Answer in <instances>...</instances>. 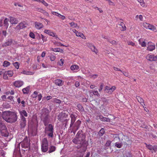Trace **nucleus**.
Listing matches in <instances>:
<instances>
[{
    "instance_id": "39448f33",
    "label": "nucleus",
    "mask_w": 157,
    "mask_h": 157,
    "mask_svg": "<svg viewBox=\"0 0 157 157\" xmlns=\"http://www.w3.org/2000/svg\"><path fill=\"white\" fill-rule=\"evenodd\" d=\"M22 147L26 148H28L29 144L28 141V138L27 137L25 138L23 141L20 143Z\"/></svg>"
},
{
    "instance_id": "f257e3e1",
    "label": "nucleus",
    "mask_w": 157,
    "mask_h": 157,
    "mask_svg": "<svg viewBox=\"0 0 157 157\" xmlns=\"http://www.w3.org/2000/svg\"><path fill=\"white\" fill-rule=\"evenodd\" d=\"M86 135L81 130H79L72 140L73 142L75 144H79V147L81 148V152H85L87 149L88 142L85 140Z\"/></svg>"
},
{
    "instance_id": "58836bf2",
    "label": "nucleus",
    "mask_w": 157,
    "mask_h": 157,
    "mask_svg": "<svg viewBox=\"0 0 157 157\" xmlns=\"http://www.w3.org/2000/svg\"><path fill=\"white\" fill-rule=\"evenodd\" d=\"M69 24L70 25L71 27H72L73 28H76L78 25L77 23H75L73 22H71L69 23Z\"/></svg>"
},
{
    "instance_id": "6ab92c4d",
    "label": "nucleus",
    "mask_w": 157,
    "mask_h": 157,
    "mask_svg": "<svg viewBox=\"0 0 157 157\" xmlns=\"http://www.w3.org/2000/svg\"><path fill=\"white\" fill-rule=\"evenodd\" d=\"M10 22L12 24H16L18 23V20L13 17H10Z\"/></svg>"
},
{
    "instance_id": "1a4fd4ad",
    "label": "nucleus",
    "mask_w": 157,
    "mask_h": 157,
    "mask_svg": "<svg viewBox=\"0 0 157 157\" xmlns=\"http://www.w3.org/2000/svg\"><path fill=\"white\" fill-rule=\"evenodd\" d=\"M26 118L24 116L21 117V119L19 122V125L21 128H24L26 125Z\"/></svg>"
},
{
    "instance_id": "37998d69",
    "label": "nucleus",
    "mask_w": 157,
    "mask_h": 157,
    "mask_svg": "<svg viewBox=\"0 0 157 157\" xmlns=\"http://www.w3.org/2000/svg\"><path fill=\"white\" fill-rule=\"evenodd\" d=\"M6 73L10 77H12L13 74V71H5Z\"/></svg>"
},
{
    "instance_id": "bb28decb",
    "label": "nucleus",
    "mask_w": 157,
    "mask_h": 157,
    "mask_svg": "<svg viewBox=\"0 0 157 157\" xmlns=\"http://www.w3.org/2000/svg\"><path fill=\"white\" fill-rule=\"evenodd\" d=\"M12 44V41L11 40H8L2 44L3 47H7L10 45Z\"/></svg>"
},
{
    "instance_id": "4c0bfd02",
    "label": "nucleus",
    "mask_w": 157,
    "mask_h": 157,
    "mask_svg": "<svg viewBox=\"0 0 157 157\" xmlns=\"http://www.w3.org/2000/svg\"><path fill=\"white\" fill-rule=\"evenodd\" d=\"M56 147L54 146H51V147L49 148V150L48 151L49 153H51L54 151L56 150Z\"/></svg>"
},
{
    "instance_id": "8fccbe9b",
    "label": "nucleus",
    "mask_w": 157,
    "mask_h": 157,
    "mask_svg": "<svg viewBox=\"0 0 157 157\" xmlns=\"http://www.w3.org/2000/svg\"><path fill=\"white\" fill-rule=\"evenodd\" d=\"M49 58L50 60L52 61H54L56 59V57L54 55H51L49 56Z\"/></svg>"
},
{
    "instance_id": "f8f14e48",
    "label": "nucleus",
    "mask_w": 157,
    "mask_h": 157,
    "mask_svg": "<svg viewBox=\"0 0 157 157\" xmlns=\"http://www.w3.org/2000/svg\"><path fill=\"white\" fill-rule=\"evenodd\" d=\"M49 111L47 108H43L41 110V117L49 116Z\"/></svg>"
},
{
    "instance_id": "864d4df0",
    "label": "nucleus",
    "mask_w": 157,
    "mask_h": 157,
    "mask_svg": "<svg viewBox=\"0 0 157 157\" xmlns=\"http://www.w3.org/2000/svg\"><path fill=\"white\" fill-rule=\"evenodd\" d=\"M54 50H53V51L56 52H62L63 51V50H60L59 48H54Z\"/></svg>"
},
{
    "instance_id": "a18cd8bd",
    "label": "nucleus",
    "mask_w": 157,
    "mask_h": 157,
    "mask_svg": "<svg viewBox=\"0 0 157 157\" xmlns=\"http://www.w3.org/2000/svg\"><path fill=\"white\" fill-rule=\"evenodd\" d=\"M92 91L93 94L94 95H96L98 97H99L100 96V95L98 91L92 90Z\"/></svg>"
},
{
    "instance_id": "4be33fe9",
    "label": "nucleus",
    "mask_w": 157,
    "mask_h": 157,
    "mask_svg": "<svg viewBox=\"0 0 157 157\" xmlns=\"http://www.w3.org/2000/svg\"><path fill=\"white\" fill-rule=\"evenodd\" d=\"M64 83V82L60 79H57L55 80V84L59 86H62Z\"/></svg>"
},
{
    "instance_id": "a211bd4d",
    "label": "nucleus",
    "mask_w": 157,
    "mask_h": 157,
    "mask_svg": "<svg viewBox=\"0 0 157 157\" xmlns=\"http://www.w3.org/2000/svg\"><path fill=\"white\" fill-rule=\"evenodd\" d=\"M26 27L25 24L23 22L20 23L16 27V29L18 30H20Z\"/></svg>"
},
{
    "instance_id": "473e14b6",
    "label": "nucleus",
    "mask_w": 157,
    "mask_h": 157,
    "mask_svg": "<svg viewBox=\"0 0 157 157\" xmlns=\"http://www.w3.org/2000/svg\"><path fill=\"white\" fill-rule=\"evenodd\" d=\"M37 130L35 128H33L31 131V133L33 136H36L37 134Z\"/></svg>"
},
{
    "instance_id": "0e129e2a",
    "label": "nucleus",
    "mask_w": 157,
    "mask_h": 157,
    "mask_svg": "<svg viewBox=\"0 0 157 157\" xmlns=\"http://www.w3.org/2000/svg\"><path fill=\"white\" fill-rule=\"evenodd\" d=\"M55 44H56L58 46H65V45H64L63 44H61L60 42H56V43H55Z\"/></svg>"
},
{
    "instance_id": "5701e85b",
    "label": "nucleus",
    "mask_w": 157,
    "mask_h": 157,
    "mask_svg": "<svg viewBox=\"0 0 157 157\" xmlns=\"http://www.w3.org/2000/svg\"><path fill=\"white\" fill-rule=\"evenodd\" d=\"M53 130V127L52 124L47 125L45 128V131H51Z\"/></svg>"
},
{
    "instance_id": "dca6fc26",
    "label": "nucleus",
    "mask_w": 157,
    "mask_h": 157,
    "mask_svg": "<svg viewBox=\"0 0 157 157\" xmlns=\"http://www.w3.org/2000/svg\"><path fill=\"white\" fill-rule=\"evenodd\" d=\"M124 139L126 140L127 141V142L123 141L124 144L128 145L129 144H131L132 143V140L131 139H129L128 137L127 136H124Z\"/></svg>"
},
{
    "instance_id": "0eeeda50",
    "label": "nucleus",
    "mask_w": 157,
    "mask_h": 157,
    "mask_svg": "<svg viewBox=\"0 0 157 157\" xmlns=\"http://www.w3.org/2000/svg\"><path fill=\"white\" fill-rule=\"evenodd\" d=\"M155 44L151 42H149L147 44V50L152 51L155 49Z\"/></svg>"
},
{
    "instance_id": "09e8293b",
    "label": "nucleus",
    "mask_w": 157,
    "mask_h": 157,
    "mask_svg": "<svg viewBox=\"0 0 157 157\" xmlns=\"http://www.w3.org/2000/svg\"><path fill=\"white\" fill-rule=\"evenodd\" d=\"M128 45H131L132 46H135V43L132 41H129L127 42Z\"/></svg>"
},
{
    "instance_id": "6e6552de",
    "label": "nucleus",
    "mask_w": 157,
    "mask_h": 157,
    "mask_svg": "<svg viewBox=\"0 0 157 157\" xmlns=\"http://www.w3.org/2000/svg\"><path fill=\"white\" fill-rule=\"evenodd\" d=\"M116 88L115 86H113L111 88L108 86H105V91L109 94H111L116 89Z\"/></svg>"
},
{
    "instance_id": "5fc2aeb1",
    "label": "nucleus",
    "mask_w": 157,
    "mask_h": 157,
    "mask_svg": "<svg viewBox=\"0 0 157 157\" xmlns=\"http://www.w3.org/2000/svg\"><path fill=\"white\" fill-rule=\"evenodd\" d=\"M105 132L104 129L103 128H101L99 131V134L101 136H102Z\"/></svg>"
},
{
    "instance_id": "4d7b16f0",
    "label": "nucleus",
    "mask_w": 157,
    "mask_h": 157,
    "mask_svg": "<svg viewBox=\"0 0 157 157\" xmlns=\"http://www.w3.org/2000/svg\"><path fill=\"white\" fill-rule=\"evenodd\" d=\"M3 79L5 80H8V77L7 76V75L5 72L3 75Z\"/></svg>"
},
{
    "instance_id": "ea45409f",
    "label": "nucleus",
    "mask_w": 157,
    "mask_h": 157,
    "mask_svg": "<svg viewBox=\"0 0 157 157\" xmlns=\"http://www.w3.org/2000/svg\"><path fill=\"white\" fill-rule=\"evenodd\" d=\"M10 65V63L7 61H5L3 63V66L4 67H7L9 66Z\"/></svg>"
},
{
    "instance_id": "bf43d9fd",
    "label": "nucleus",
    "mask_w": 157,
    "mask_h": 157,
    "mask_svg": "<svg viewBox=\"0 0 157 157\" xmlns=\"http://www.w3.org/2000/svg\"><path fill=\"white\" fill-rule=\"evenodd\" d=\"M41 13H43L45 15L48 16L49 14L48 12H47L46 11H45L43 9L42 10V11L41 12Z\"/></svg>"
},
{
    "instance_id": "6e6d98bb",
    "label": "nucleus",
    "mask_w": 157,
    "mask_h": 157,
    "mask_svg": "<svg viewBox=\"0 0 157 157\" xmlns=\"http://www.w3.org/2000/svg\"><path fill=\"white\" fill-rule=\"evenodd\" d=\"M111 143V141L110 140H108L106 143L105 146L106 147H109Z\"/></svg>"
},
{
    "instance_id": "7ed1b4c3",
    "label": "nucleus",
    "mask_w": 157,
    "mask_h": 157,
    "mask_svg": "<svg viewBox=\"0 0 157 157\" xmlns=\"http://www.w3.org/2000/svg\"><path fill=\"white\" fill-rule=\"evenodd\" d=\"M41 148L42 151L44 152H46L48 148V142L47 139L44 138L42 141Z\"/></svg>"
},
{
    "instance_id": "338daca9",
    "label": "nucleus",
    "mask_w": 157,
    "mask_h": 157,
    "mask_svg": "<svg viewBox=\"0 0 157 157\" xmlns=\"http://www.w3.org/2000/svg\"><path fill=\"white\" fill-rule=\"evenodd\" d=\"M41 3L46 6H48V4L44 0L42 1Z\"/></svg>"
},
{
    "instance_id": "e2e57ef3",
    "label": "nucleus",
    "mask_w": 157,
    "mask_h": 157,
    "mask_svg": "<svg viewBox=\"0 0 157 157\" xmlns=\"http://www.w3.org/2000/svg\"><path fill=\"white\" fill-rule=\"evenodd\" d=\"M98 76V75L95 74L94 75H90V77L91 78H93L94 79L95 78H97Z\"/></svg>"
},
{
    "instance_id": "20e7f679",
    "label": "nucleus",
    "mask_w": 157,
    "mask_h": 157,
    "mask_svg": "<svg viewBox=\"0 0 157 157\" xmlns=\"http://www.w3.org/2000/svg\"><path fill=\"white\" fill-rule=\"evenodd\" d=\"M7 128L5 124L1 122H0V130L2 136H7L8 133L7 131Z\"/></svg>"
},
{
    "instance_id": "774afa93",
    "label": "nucleus",
    "mask_w": 157,
    "mask_h": 157,
    "mask_svg": "<svg viewBox=\"0 0 157 157\" xmlns=\"http://www.w3.org/2000/svg\"><path fill=\"white\" fill-rule=\"evenodd\" d=\"M103 83H102L101 84L100 87V88L98 90L99 92L101 91L103 89Z\"/></svg>"
},
{
    "instance_id": "c85d7f7f",
    "label": "nucleus",
    "mask_w": 157,
    "mask_h": 157,
    "mask_svg": "<svg viewBox=\"0 0 157 157\" xmlns=\"http://www.w3.org/2000/svg\"><path fill=\"white\" fill-rule=\"evenodd\" d=\"M20 113L21 115V117H22V116L24 117V116L26 117L28 116L27 113L26 111L24 110H22V111H21Z\"/></svg>"
},
{
    "instance_id": "9d476101",
    "label": "nucleus",
    "mask_w": 157,
    "mask_h": 157,
    "mask_svg": "<svg viewBox=\"0 0 157 157\" xmlns=\"http://www.w3.org/2000/svg\"><path fill=\"white\" fill-rule=\"evenodd\" d=\"M146 58L148 60L151 61H157V55L155 56L154 55L148 54L146 56Z\"/></svg>"
},
{
    "instance_id": "72a5a7b5",
    "label": "nucleus",
    "mask_w": 157,
    "mask_h": 157,
    "mask_svg": "<svg viewBox=\"0 0 157 157\" xmlns=\"http://www.w3.org/2000/svg\"><path fill=\"white\" fill-rule=\"evenodd\" d=\"M39 38L40 39L42 38L43 42H42V44L45 41H47V38L45 37V36H44L42 34H40L39 35Z\"/></svg>"
},
{
    "instance_id": "c756f323",
    "label": "nucleus",
    "mask_w": 157,
    "mask_h": 157,
    "mask_svg": "<svg viewBox=\"0 0 157 157\" xmlns=\"http://www.w3.org/2000/svg\"><path fill=\"white\" fill-rule=\"evenodd\" d=\"M119 26H121L122 28V29H121V31L125 30L126 29V27L125 24L123 22H121L120 24L118 25Z\"/></svg>"
},
{
    "instance_id": "2eb2a0df",
    "label": "nucleus",
    "mask_w": 157,
    "mask_h": 157,
    "mask_svg": "<svg viewBox=\"0 0 157 157\" xmlns=\"http://www.w3.org/2000/svg\"><path fill=\"white\" fill-rule=\"evenodd\" d=\"M66 116L65 113L61 112L59 113L58 116V119L59 121H64Z\"/></svg>"
},
{
    "instance_id": "13d9d810",
    "label": "nucleus",
    "mask_w": 157,
    "mask_h": 157,
    "mask_svg": "<svg viewBox=\"0 0 157 157\" xmlns=\"http://www.w3.org/2000/svg\"><path fill=\"white\" fill-rule=\"evenodd\" d=\"M29 36L33 39L35 38V36L33 32H30L29 34Z\"/></svg>"
},
{
    "instance_id": "c03bdc74",
    "label": "nucleus",
    "mask_w": 157,
    "mask_h": 157,
    "mask_svg": "<svg viewBox=\"0 0 157 157\" xmlns=\"http://www.w3.org/2000/svg\"><path fill=\"white\" fill-rule=\"evenodd\" d=\"M64 60L63 59H61L58 62V64L60 66H62L64 63Z\"/></svg>"
},
{
    "instance_id": "de8ad7c7",
    "label": "nucleus",
    "mask_w": 157,
    "mask_h": 157,
    "mask_svg": "<svg viewBox=\"0 0 157 157\" xmlns=\"http://www.w3.org/2000/svg\"><path fill=\"white\" fill-rule=\"evenodd\" d=\"M122 146V144L121 143H116L115 144V146L118 148H121Z\"/></svg>"
},
{
    "instance_id": "423d86ee",
    "label": "nucleus",
    "mask_w": 157,
    "mask_h": 157,
    "mask_svg": "<svg viewBox=\"0 0 157 157\" xmlns=\"http://www.w3.org/2000/svg\"><path fill=\"white\" fill-rule=\"evenodd\" d=\"M86 46L89 48L91 49L92 52H94L96 54H97L98 53V50L96 48L94 45L90 43H86Z\"/></svg>"
},
{
    "instance_id": "052dcab7",
    "label": "nucleus",
    "mask_w": 157,
    "mask_h": 157,
    "mask_svg": "<svg viewBox=\"0 0 157 157\" xmlns=\"http://www.w3.org/2000/svg\"><path fill=\"white\" fill-rule=\"evenodd\" d=\"M38 92L36 91H35L33 94V98H36L37 96Z\"/></svg>"
},
{
    "instance_id": "9b49d317",
    "label": "nucleus",
    "mask_w": 157,
    "mask_h": 157,
    "mask_svg": "<svg viewBox=\"0 0 157 157\" xmlns=\"http://www.w3.org/2000/svg\"><path fill=\"white\" fill-rule=\"evenodd\" d=\"M24 84L23 81L21 80H17L13 83V85L16 87L19 88L21 86Z\"/></svg>"
},
{
    "instance_id": "2f4dec72",
    "label": "nucleus",
    "mask_w": 157,
    "mask_h": 157,
    "mask_svg": "<svg viewBox=\"0 0 157 157\" xmlns=\"http://www.w3.org/2000/svg\"><path fill=\"white\" fill-rule=\"evenodd\" d=\"M48 136L49 137L52 138L53 137V131H45Z\"/></svg>"
},
{
    "instance_id": "680f3d73",
    "label": "nucleus",
    "mask_w": 157,
    "mask_h": 157,
    "mask_svg": "<svg viewBox=\"0 0 157 157\" xmlns=\"http://www.w3.org/2000/svg\"><path fill=\"white\" fill-rule=\"evenodd\" d=\"M146 147L148 149L150 150H151L152 149L153 146L151 145L148 144L147 145H146Z\"/></svg>"
},
{
    "instance_id": "4468645a",
    "label": "nucleus",
    "mask_w": 157,
    "mask_h": 157,
    "mask_svg": "<svg viewBox=\"0 0 157 157\" xmlns=\"http://www.w3.org/2000/svg\"><path fill=\"white\" fill-rule=\"evenodd\" d=\"M41 118L44 125L46 126L49 123V116L41 117Z\"/></svg>"
},
{
    "instance_id": "e433bc0d",
    "label": "nucleus",
    "mask_w": 157,
    "mask_h": 157,
    "mask_svg": "<svg viewBox=\"0 0 157 157\" xmlns=\"http://www.w3.org/2000/svg\"><path fill=\"white\" fill-rule=\"evenodd\" d=\"M77 36L81 37L82 39H86V37L83 34V33L81 32H78Z\"/></svg>"
},
{
    "instance_id": "f704fd0d",
    "label": "nucleus",
    "mask_w": 157,
    "mask_h": 157,
    "mask_svg": "<svg viewBox=\"0 0 157 157\" xmlns=\"http://www.w3.org/2000/svg\"><path fill=\"white\" fill-rule=\"evenodd\" d=\"M139 2L140 5L143 7H146V6L143 0H137Z\"/></svg>"
},
{
    "instance_id": "603ef678",
    "label": "nucleus",
    "mask_w": 157,
    "mask_h": 157,
    "mask_svg": "<svg viewBox=\"0 0 157 157\" xmlns=\"http://www.w3.org/2000/svg\"><path fill=\"white\" fill-rule=\"evenodd\" d=\"M149 24L147 23L146 22H144L143 23V26L144 28L147 29L148 26L149 25Z\"/></svg>"
},
{
    "instance_id": "a878e982",
    "label": "nucleus",
    "mask_w": 157,
    "mask_h": 157,
    "mask_svg": "<svg viewBox=\"0 0 157 157\" xmlns=\"http://www.w3.org/2000/svg\"><path fill=\"white\" fill-rule=\"evenodd\" d=\"M70 69L72 71H76L75 72H77V70L79 69V67L77 65H73L70 67Z\"/></svg>"
},
{
    "instance_id": "3c124183",
    "label": "nucleus",
    "mask_w": 157,
    "mask_h": 157,
    "mask_svg": "<svg viewBox=\"0 0 157 157\" xmlns=\"http://www.w3.org/2000/svg\"><path fill=\"white\" fill-rule=\"evenodd\" d=\"M107 40L111 44H116L117 45V42L114 40H112L111 41H109V40L107 39Z\"/></svg>"
},
{
    "instance_id": "cd10ccee",
    "label": "nucleus",
    "mask_w": 157,
    "mask_h": 157,
    "mask_svg": "<svg viewBox=\"0 0 157 157\" xmlns=\"http://www.w3.org/2000/svg\"><path fill=\"white\" fill-rule=\"evenodd\" d=\"M30 87L29 86H27L25 88H23L22 90V91L24 94H28L29 93V90Z\"/></svg>"
},
{
    "instance_id": "c9c22d12",
    "label": "nucleus",
    "mask_w": 157,
    "mask_h": 157,
    "mask_svg": "<svg viewBox=\"0 0 157 157\" xmlns=\"http://www.w3.org/2000/svg\"><path fill=\"white\" fill-rule=\"evenodd\" d=\"M52 102H56L58 104H60L61 103V100L56 98L52 99Z\"/></svg>"
},
{
    "instance_id": "f03ea898",
    "label": "nucleus",
    "mask_w": 157,
    "mask_h": 157,
    "mask_svg": "<svg viewBox=\"0 0 157 157\" xmlns=\"http://www.w3.org/2000/svg\"><path fill=\"white\" fill-rule=\"evenodd\" d=\"M2 118L8 123H14L16 122L17 119V116L15 112L10 111H6L2 112Z\"/></svg>"
},
{
    "instance_id": "a19ab883",
    "label": "nucleus",
    "mask_w": 157,
    "mask_h": 157,
    "mask_svg": "<svg viewBox=\"0 0 157 157\" xmlns=\"http://www.w3.org/2000/svg\"><path fill=\"white\" fill-rule=\"evenodd\" d=\"M9 20L8 18H6L5 19L4 21V26H6L7 28L8 27L9 25Z\"/></svg>"
},
{
    "instance_id": "79ce46f5",
    "label": "nucleus",
    "mask_w": 157,
    "mask_h": 157,
    "mask_svg": "<svg viewBox=\"0 0 157 157\" xmlns=\"http://www.w3.org/2000/svg\"><path fill=\"white\" fill-rule=\"evenodd\" d=\"M70 117L71 119V121L72 122H74L76 120V117L75 115L73 114H71L70 115Z\"/></svg>"
},
{
    "instance_id": "7c9ffc66",
    "label": "nucleus",
    "mask_w": 157,
    "mask_h": 157,
    "mask_svg": "<svg viewBox=\"0 0 157 157\" xmlns=\"http://www.w3.org/2000/svg\"><path fill=\"white\" fill-rule=\"evenodd\" d=\"M81 123V122L79 120L77 121L76 123L75 124V125L74 126V128H76V130H77L79 128V126L80 124Z\"/></svg>"
},
{
    "instance_id": "f3484780",
    "label": "nucleus",
    "mask_w": 157,
    "mask_h": 157,
    "mask_svg": "<svg viewBox=\"0 0 157 157\" xmlns=\"http://www.w3.org/2000/svg\"><path fill=\"white\" fill-rule=\"evenodd\" d=\"M136 98L137 100L138 101L140 104L143 106V107L144 108V106L145 105V104L144 103V99L139 96H136Z\"/></svg>"
},
{
    "instance_id": "412c9836",
    "label": "nucleus",
    "mask_w": 157,
    "mask_h": 157,
    "mask_svg": "<svg viewBox=\"0 0 157 157\" xmlns=\"http://www.w3.org/2000/svg\"><path fill=\"white\" fill-rule=\"evenodd\" d=\"M138 42L139 44H140L142 47H146V43L145 42V39L141 38L139 40Z\"/></svg>"
},
{
    "instance_id": "b1692460",
    "label": "nucleus",
    "mask_w": 157,
    "mask_h": 157,
    "mask_svg": "<svg viewBox=\"0 0 157 157\" xmlns=\"http://www.w3.org/2000/svg\"><path fill=\"white\" fill-rule=\"evenodd\" d=\"M147 29L151 30L155 32H157L156 28L154 25L151 24H149V25L148 26Z\"/></svg>"
},
{
    "instance_id": "69168bd1",
    "label": "nucleus",
    "mask_w": 157,
    "mask_h": 157,
    "mask_svg": "<svg viewBox=\"0 0 157 157\" xmlns=\"http://www.w3.org/2000/svg\"><path fill=\"white\" fill-rule=\"evenodd\" d=\"M152 149L155 152L157 151V146L155 145L153 146Z\"/></svg>"
},
{
    "instance_id": "aec40b11",
    "label": "nucleus",
    "mask_w": 157,
    "mask_h": 157,
    "mask_svg": "<svg viewBox=\"0 0 157 157\" xmlns=\"http://www.w3.org/2000/svg\"><path fill=\"white\" fill-rule=\"evenodd\" d=\"M35 27L37 29H40L43 27V24L41 23L36 22L35 23Z\"/></svg>"
},
{
    "instance_id": "ddd939ff",
    "label": "nucleus",
    "mask_w": 157,
    "mask_h": 157,
    "mask_svg": "<svg viewBox=\"0 0 157 157\" xmlns=\"http://www.w3.org/2000/svg\"><path fill=\"white\" fill-rule=\"evenodd\" d=\"M98 117L100 120L102 121H106L107 122H110V119L104 117L102 115H100L99 116H97L96 118V119L98 120Z\"/></svg>"
},
{
    "instance_id": "393cba45",
    "label": "nucleus",
    "mask_w": 157,
    "mask_h": 157,
    "mask_svg": "<svg viewBox=\"0 0 157 157\" xmlns=\"http://www.w3.org/2000/svg\"><path fill=\"white\" fill-rule=\"evenodd\" d=\"M44 33L48 34L49 36H55V33L51 32V31L49 30H45L44 31Z\"/></svg>"
},
{
    "instance_id": "49530a36",
    "label": "nucleus",
    "mask_w": 157,
    "mask_h": 157,
    "mask_svg": "<svg viewBox=\"0 0 157 157\" xmlns=\"http://www.w3.org/2000/svg\"><path fill=\"white\" fill-rule=\"evenodd\" d=\"M14 66L17 69H18L19 67V64L18 62H15L13 63Z\"/></svg>"
}]
</instances>
